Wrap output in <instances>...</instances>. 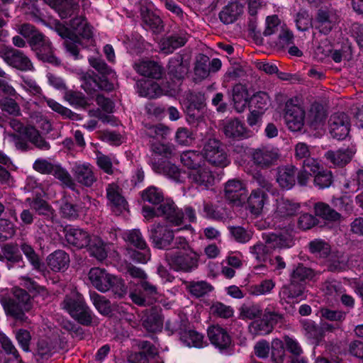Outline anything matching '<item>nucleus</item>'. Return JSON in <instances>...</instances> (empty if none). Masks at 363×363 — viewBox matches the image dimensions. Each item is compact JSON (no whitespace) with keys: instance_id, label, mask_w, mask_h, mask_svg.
<instances>
[{"instance_id":"nucleus-1","label":"nucleus","mask_w":363,"mask_h":363,"mask_svg":"<svg viewBox=\"0 0 363 363\" xmlns=\"http://www.w3.org/2000/svg\"><path fill=\"white\" fill-rule=\"evenodd\" d=\"M14 133L4 132L5 142L13 144L17 149L26 150L28 149V142L41 150H48L50 145L40 135L39 131L32 125H25L18 120L12 119L9 122Z\"/></svg>"},{"instance_id":"nucleus-2","label":"nucleus","mask_w":363,"mask_h":363,"mask_svg":"<svg viewBox=\"0 0 363 363\" xmlns=\"http://www.w3.org/2000/svg\"><path fill=\"white\" fill-rule=\"evenodd\" d=\"M65 238L69 245L79 249L86 247L90 255L99 261L105 259L107 257L106 245L104 241L96 235H90L82 229L67 228Z\"/></svg>"},{"instance_id":"nucleus-3","label":"nucleus","mask_w":363,"mask_h":363,"mask_svg":"<svg viewBox=\"0 0 363 363\" xmlns=\"http://www.w3.org/2000/svg\"><path fill=\"white\" fill-rule=\"evenodd\" d=\"M172 250L166 258L170 267L176 271L189 272L197 266L199 255L189 246L183 237H177Z\"/></svg>"},{"instance_id":"nucleus-4","label":"nucleus","mask_w":363,"mask_h":363,"mask_svg":"<svg viewBox=\"0 0 363 363\" xmlns=\"http://www.w3.org/2000/svg\"><path fill=\"white\" fill-rule=\"evenodd\" d=\"M313 277V271L311 269L298 265L292 272L291 283L284 286L279 291L280 303L286 310L293 308V306L302 300L304 289L300 281L310 279Z\"/></svg>"},{"instance_id":"nucleus-5","label":"nucleus","mask_w":363,"mask_h":363,"mask_svg":"<svg viewBox=\"0 0 363 363\" xmlns=\"http://www.w3.org/2000/svg\"><path fill=\"white\" fill-rule=\"evenodd\" d=\"M265 244L258 242L250 247V252L259 262H265L272 250L277 248H287L294 245L289 229L279 233L263 234Z\"/></svg>"},{"instance_id":"nucleus-6","label":"nucleus","mask_w":363,"mask_h":363,"mask_svg":"<svg viewBox=\"0 0 363 363\" xmlns=\"http://www.w3.org/2000/svg\"><path fill=\"white\" fill-rule=\"evenodd\" d=\"M60 306L82 325H90L96 318L92 311L85 303L84 297L76 290L66 294Z\"/></svg>"},{"instance_id":"nucleus-7","label":"nucleus","mask_w":363,"mask_h":363,"mask_svg":"<svg viewBox=\"0 0 363 363\" xmlns=\"http://www.w3.org/2000/svg\"><path fill=\"white\" fill-rule=\"evenodd\" d=\"M89 279L92 285L101 292L111 290L118 296H123L126 293V287L123 281L114 275L108 273L99 267L91 268L89 272Z\"/></svg>"},{"instance_id":"nucleus-8","label":"nucleus","mask_w":363,"mask_h":363,"mask_svg":"<svg viewBox=\"0 0 363 363\" xmlns=\"http://www.w3.org/2000/svg\"><path fill=\"white\" fill-rule=\"evenodd\" d=\"M14 299L2 303L5 311L16 319L23 320L24 313L31 308L30 296L28 293L19 288L13 289Z\"/></svg>"},{"instance_id":"nucleus-9","label":"nucleus","mask_w":363,"mask_h":363,"mask_svg":"<svg viewBox=\"0 0 363 363\" xmlns=\"http://www.w3.org/2000/svg\"><path fill=\"white\" fill-rule=\"evenodd\" d=\"M203 157L211 164L218 167H225L229 160L220 142L216 138H209L203 143Z\"/></svg>"},{"instance_id":"nucleus-10","label":"nucleus","mask_w":363,"mask_h":363,"mask_svg":"<svg viewBox=\"0 0 363 363\" xmlns=\"http://www.w3.org/2000/svg\"><path fill=\"white\" fill-rule=\"evenodd\" d=\"M181 229L173 230L167 225L154 224L150 230V239L157 249L172 250L176 239L174 234Z\"/></svg>"},{"instance_id":"nucleus-11","label":"nucleus","mask_w":363,"mask_h":363,"mask_svg":"<svg viewBox=\"0 0 363 363\" xmlns=\"http://www.w3.org/2000/svg\"><path fill=\"white\" fill-rule=\"evenodd\" d=\"M284 118L286 126L291 131H299L304 125L305 110L296 99H291L286 104Z\"/></svg>"},{"instance_id":"nucleus-12","label":"nucleus","mask_w":363,"mask_h":363,"mask_svg":"<svg viewBox=\"0 0 363 363\" xmlns=\"http://www.w3.org/2000/svg\"><path fill=\"white\" fill-rule=\"evenodd\" d=\"M258 183L261 188L252 191L247 199L248 208L251 213L255 216H259L264 206L269 203L267 194L264 189L269 191L272 188V184L264 179H259Z\"/></svg>"},{"instance_id":"nucleus-13","label":"nucleus","mask_w":363,"mask_h":363,"mask_svg":"<svg viewBox=\"0 0 363 363\" xmlns=\"http://www.w3.org/2000/svg\"><path fill=\"white\" fill-rule=\"evenodd\" d=\"M186 72L187 68L183 64L181 56L174 57L169 60L167 74L172 81V85H169L167 87L166 94H168L169 96H174L179 93L181 80Z\"/></svg>"},{"instance_id":"nucleus-14","label":"nucleus","mask_w":363,"mask_h":363,"mask_svg":"<svg viewBox=\"0 0 363 363\" xmlns=\"http://www.w3.org/2000/svg\"><path fill=\"white\" fill-rule=\"evenodd\" d=\"M0 57L9 66L21 71H33L34 67L30 59L24 53L11 47L0 50Z\"/></svg>"},{"instance_id":"nucleus-15","label":"nucleus","mask_w":363,"mask_h":363,"mask_svg":"<svg viewBox=\"0 0 363 363\" xmlns=\"http://www.w3.org/2000/svg\"><path fill=\"white\" fill-rule=\"evenodd\" d=\"M187 178L191 185L202 190L208 189L215 182L212 171L205 164L188 171Z\"/></svg>"},{"instance_id":"nucleus-16","label":"nucleus","mask_w":363,"mask_h":363,"mask_svg":"<svg viewBox=\"0 0 363 363\" xmlns=\"http://www.w3.org/2000/svg\"><path fill=\"white\" fill-rule=\"evenodd\" d=\"M70 28L72 30L59 25L56 28V31L59 35L64 38H67V39L69 38V36L71 32L76 35L81 36L84 39L89 40L92 38V29L86 20L82 16L74 18L71 21Z\"/></svg>"},{"instance_id":"nucleus-17","label":"nucleus","mask_w":363,"mask_h":363,"mask_svg":"<svg viewBox=\"0 0 363 363\" xmlns=\"http://www.w3.org/2000/svg\"><path fill=\"white\" fill-rule=\"evenodd\" d=\"M281 316L275 312L265 311L261 319L255 320L249 325V331L254 335H264L270 333L273 326Z\"/></svg>"},{"instance_id":"nucleus-18","label":"nucleus","mask_w":363,"mask_h":363,"mask_svg":"<svg viewBox=\"0 0 363 363\" xmlns=\"http://www.w3.org/2000/svg\"><path fill=\"white\" fill-rule=\"evenodd\" d=\"M31 47L40 60L54 65L60 63L59 60L54 55L51 43L43 35L35 36L32 41Z\"/></svg>"},{"instance_id":"nucleus-19","label":"nucleus","mask_w":363,"mask_h":363,"mask_svg":"<svg viewBox=\"0 0 363 363\" xmlns=\"http://www.w3.org/2000/svg\"><path fill=\"white\" fill-rule=\"evenodd\" d=\"M247 190L245 184L240 180H228L225 185V197L230 202L239 206L245 200Z\"/></svg>"},{"instance_id":"nucleus-20","label":"nucleus","mask_w":363,"mask_h":363,"mask_svg":"<svg viewBox=\"0 0 363 363\" xmlns=\"http://www.w3.org/2000/svg\"><path fill=\"white\" fill-rule=\"evenodd\" d=\"M252 157L257 164L267 167L277 162L280 153L278 148L272 145H266L254 150Z\"/></svg>"},{"instance_id":"nucleus-21","label":"nucleus","mask_w":363,"mask_h":363,"mask_svg":"<svg viewBox=\"0 0 363 363\" xmlns=\"http://www.w3.org/2000/svg\"><path fill=\"white\" fill-rule=\"evenodd\" d=\"M108 205L116 214L128 210V203L122 195V190L116 184H109L106 187Z\"/></svg>"},{"instance_id":"nucleus-22","label":"nucleus","mask_w":363,"mask_h":363,"mask_svg":"<svg viewBox=\"0 0 363 363\" xmlns=\"http://www.w3.org/2000/svg\"><path fill=\"white\" fill-rule=\"evenodd\" d=\"M329 129L333 138L344 139L350 131V119L347 115L344 113L332 115L329 120Z\"/></svg>"},{"instance_id":"nucleus-23","label":"nucleus","mask_w":363,"mask_h":363,"mask_svg":"<svg viewBox=\"0 0 363 363\" xmlns=\"http://www.w3.org/2000/svg\"><path fill=\"white\" fill-rule=\"evenodd\" d=\"M339 16L333 10H320L315 20V28L320 33L328 35L339 22Z\"/></svg>"},{"instance_id":"nucleus-24","label":"nucleus","mask_w":363,"mask_h":363,"mask_svg":"<svg viewBox=\"0 0 363 363\" xmlns=\"http://www.w3.org/2000/svg\"><path fill=\"white\" fill-rule=\"evenodd\" d=\"M80 78L82 87L89 94H92L99 89L111 91L113 89L112 82H108L106 79H99L97 76L89 72L82 73Z\"/></svg>"},{"instance_id":"nucleus-25","label":"nucleus","mask_w":363,"mask_h":363,"mask_svg":"<svg viewBox=\"0 0 363 363\" xmlns=\"http://www.w3.org/2000/svg\"><path fill=\"white\" fill-rule=\"evenodd\" d=\"M157 214L164 217L172 225L179 226L183 223V211L172 201L167 200L160 204L157 208Z\"/></svg>"},{"instance_id":"nucleus-26","label":"nucleus","mask_w":363,"mask_h":363,"mask_svg":"<svg viewBox=\"0 0 363 363\" xmlns=\"http://www.w3.org/2000/svg\"><path fill=\"white\" fill-rule=\"evenodd\" d=\"M133 67L141 76L152 79H160L163 74L162 67L152 60H140L134 63Z\"/></svg>"},{"instance_id":"nucleus-27","label":"nucleus","mask_w":363,"mask_h":363,"mask_svg":"<svg viewBox=\"0 0 363 363\" xmlns=\"http://www.w3.org/2000/svg\"><path fill=\"white\" fill-rule=\"evenodd\" d=\"M72 172L76 180L86 186H91L96 181L92 166L89 163L77 162L74 164Z\"/></svg>"},{"instance_id":"nucleus-28","label":"nucleus","mask_w":363,"mask_h":363,"mask_svg":"<svg viewBox=\"0 0 363 363\" xmlns=\"http://www.w3.org/2000/svg\"><path fill=\"white\" fill-rule=\"evenodd\" d=\"M356 153V148L352 145L347 148H341L336 151L330 150L325 152V157L334 166L342 167L350 162Z\"/></svg>"},{"instance_id":"nucleus-29","label":"nucleus","mask_w":363,"mask_h":363,"mask_svg":"<svg viewBox=\"0 0 363 363\" xmlns=\"http://www.w3.org/2000/svg\"><path fill=\"white\" fill-rule=\"evenodd\" d=\"M223 132L226 137L241 140L251 136L245 124L238 119H229L223 124Z\"/></svg>"},{"instance_id":"nucleus-30","label":"nucleus","mask_w":363,"mask_h":363,"mask_svg":"<svg viewBox=\"0 0 363 363\" xmlns=\"http://www.w3.org/2000/svg\"><path fill=\"white\" fill-rule=\"evenodd\" d=\"M140 16L144 24L150 29H157L162 24V20L153 11L154 5L149 0L140 1Z\"/></svg>"},{"instance_id":"nucleus-31","label":"nucleus","mask_w":363,"mask_h":363,"mask_svg":"<svg viewBox=\"0 0 363 363\" xmlns=\"http://www.w3.org/2000/svg\"><path fill=\"white\" fill-rule=\"evenodd\" d=\"M208 336L211 342L220 350L228 348L231 344V337L219 325H213L208 329Z\"/></svg>"},{"instance_id":"nucleus-32","label":"nucleus","mask_w":363,"mask_h":363,"mask_svg":"<svg viewBox=\"0 0 363 363\" xmlns=\"http://www.w3.org/2000/svg\"><path fill=\"white\" fill-rule=\"evenodd\" d=\"M296 169L294 166H283L277 169V182L286 190L291 189L296 184Z\"/></svg>"},{"instance_id":"nucleus-33","label":"nucleus","mask_w":363,"mask_h":363,"mask_svg":"<svg viewBox=\"0 0 363 363\" xmlns=\"http://www.w3.org/2000/svg\"><path fill=\"white\" fill-rule=\"evenodd\" d=\"M188 36L185 30H179L177 33H174L162 40L160 45L162 50L167 54L172 52L175 49L186 43Z\"/></svg>"},{"instance_id":"nucleus-34","label":"nucleus","mask_w":363,"mask_h":363,"mask_svg":"<svg viewBox=\"0 0 363 363\" xmlns=\"http://www.w3.org/2000/svg\"><path fill=\"white\" fill-rule=\"evenodd\" d=\"M136 86L141 96L152 99L159 97L162 94L169 95L166 94L167 89L163 90L157 82L150 80L140 79L137 82Z\"/></svg>"},{"instance_id":"nucleus-35","label":"nucleus","mask_w":363,"mask_h":363,"mask_svg":"<svg viewBox=\"0 0 363 363\" xmlns=\"http://www.w3.org/2000/svg\"><path fill=\"white\" fill-rule=\"evenodd\" d=\"M179 339L189 347L202 348L207 345L204 336L193 329H184L179 332Z\"/></svg>"},{"instance_id":"nucleus-36","label":"nucleus","mask_w":363,"mask_h":363,"mask_svg":"<svg viewBox=\"0 0 363 363\" xmlns=\"http://www.w3.org/2000/svg\"><path fill=\"white\" fill-rule=\"evenodd\" d=\"M140 320L143 327L149 332L160 331L163 326L162 316L154 310L143 312Z\"/></svg>"},{"instance_id":"nucleus-37","label":"nucleus","mask_w":363,"mask_h":363,"mask_svg":"<svg viewBox=\"0 0 363 363\" xmlns=\"http://www.w3.org/2000/svg\"><path fill=\"white\" fill-rule=\"evenodd\" d=\"M300 208V205L289 199L281 197L277 199L276 217H288L294 215Z\"/></svg>"},{"instance_id":"nucleus-38","label":"nucleus","mask_w":363,"mask_h":363,"mask_svg":"<svg viewBox=\"0 0 363 363\" xmlns=\"http://www.w3.org/2000/svg\"><path fill=\"white\" fill-rule=\"evenodd\" d=\"M243 12V6L238 2H232L225 6L219 13L220 21L225 24L233 23Z\"/></svg>"},{"instance_id":"nucleus-39","label":"nucleus","mask_w":363,"mask_h":363,"mask_svg":"<svg viewBox=\"0 0 363 363\" xmlns=\"http://www.w3.org/2000/svg\"><path fill=\"white\" fill-rule=\"evenodd\" d=\"M69 263V257L63 250H56L48 257V266L52 271L60 272L65 270Z\"/></svg>"},{"instance_id":"nucleus-40","label":"nucleus","mask_w":363,"mask_h":363,"mask_svg":"<svg viewBox=\"0 0 363 363\" xmlns=\"http://www.w3.org/2000/svg\"><path fill=\"white\" fill-rule=\"evenodd\" d=\"M43 1L54 9L62 18L71 16L75 4L72 0H43Z\"/></svg>"},{"instance_id":"nucleus-41","label":"nucleus","mask_w":363,"mask_h":363,"mask_svg":"<svg viewBox=\"0 0 363 363\" xmlns=\"http://www.w3.org/2000/svg\"><path fill=\"white\" fill-rule=\"evenodd\" d=\"M84 206L77 207L73 204L67 201L64 202L60 207V212L62 215L69 219H74L78 217L80 211H84V209L89 208L91 204V199L86 196L83 199Z\"/></svg>"},{"instance_id":"nucleus-42","label":"nucleus","mask_w":363,"mask_h":363,"mask_svg":"<svg viewBox=\"0 0 363 363\" xmlns=\"http://www.w3.org/2000/svg\"><path fill=\"white\" fill-rule=\"evenodd\" d=\"M155 172L162 174L169 179L177 182H182L184 178V173L177 166L170 162H164L154 167Z\"/></svg>"},{"instance_id":"nucleus-43","label":"nucleus","mask_w":363,"mask_h":363,"mask_svg":"<svg viewBox=\"0 0 363 363\" xmlns=\"http://www.w3.org/2000/svg\"><path fill=\"white\" fill-rule=\"evenodd\" d=\"M249 94L247 90L241 85H237L233 88V100L234 106L238 113L244 111L248 104Z\"/></svg>"},{"instance_id":"nucleus-44","label":"nucleus","mask_w":363,"mask_h":363,"mask_svg":"<svg viewBox=\"0 0 363 363\" xmlns=\"http://www.w3.org/2000/svg\"><path fill=\"white\" fill-rule=\"evenodd\" d=\"M326 114L323 108L318 105H313L308 111L306 120L314 128H318L325 119Z\"/></svg>"},{"instance_id":"nucleus-45","label":"nucleus","mask_w":363,"mask_h":363,"mask_svg":"<svg viewBox=\"0 0 363 363\" xmlns=\"http://www.w3.org/2000/svg\"><path fill=\"white\" fill-rule=\"evenodd\" d=\"M314 211L317 216L329 221H336L340 218V213L332 209L329 205L323 202L315 204Z\"/></svg>"},{"instance_id":"nucleus-46","label":"nucleus","mask_w":363,"mask_h":363,"mask_svg":"<svg viewBox=\"0 0 363 363\" xmlns=\"http://www.w3.org/2000/svg\"><path fill=\"white\" fill-rule=\"evenodd\" d=\"M180 161L188 169V171H190L193 168L201 165V155L195 150L184 151L180 155Z\"/></svg>"},{"instance_id":"nucleus-47","label":"nucleus","mask_w":363,"mask_h":363,"mask_svg":"<svg viewBox=\"0 0 363 363\" xmlns=\"http://www.w3.org/2000/svg\"><path fill=\"white\" fill-rule=\"evenodd\" d=\"M90 299L99 313L108 315L111 313L110 301L104 296L96 292L90 293Z\"/></svg>"},{"instance_id":"nucleus-48","label":"nucleus","mask_w":363,"mask_h":363,"mask_svg":"<svg viewBox=\"0 0 363 363\" xmlns=\"http://www.w3.org/2000/svg\"><path fill=\"white\" fill-rule=\"evenodd\" d=\"M0 342L4 351L11 356L6 359L5 363H23L16 348L4 334L0 336Z\"/></svg>"},{"instance_id":"nucleus-49","label":"nucleus","mask_w":363,"mask_h":363,"mask_svg":"<svg viewBox=\"0 0 363 363\" xmlns=\"http://www.w3.org/2000/svg\"><path fill=\"white\" fill-rule=\"evenodd\" d=\"M21 87L31 96L43 97L42 89L34 79L30 77L21 76Z\"/></svg>"},{"instance_id":"nucleus-50","label":"nucleus","mask_w":363,"mask_h":363,"mask_svg":"<svg viewBox=\"0 0 363 363\" xmlns=\"http://www.w3.org/2000/svg\"><path fill=\"white\" fill-rule=\"evenodd\" d=\"M2 262H7V267L10 269L12 263H18L21 261L22 257L16 247L11 245H6L2 247Z\"/></svg>"},{"instance_id":"nucleus-51","label":"nucleus","mask_w":363,"mask_h":363,"mask_svg":"<svg viewBox=\"0 0 363 363\" xmlns=\"http://www.w3.org/2000/svg\"><path fill=\"white\" fill-rule=\"evenodd\" d=\"M344 187L350 192H356L363 188V168L356 169L345 183Z\"/></svg>"},{"instance_id":"nucleus-52","label":"nucleus","mask_w":363,"mask_h":363,"mask_svg":"<svg viewBox=\"0 0 363 363\" xmlns=\"http://www.w3.org/2000/svg\"><path fill=\"white\" fill-rule=\"evenodd\" d=\"M141 197L143 201L157 205L163 201L164 195L160 189L152 186L143 191Z\"/></svg>"},{"instance_id":"nucleus-53","label":"nucleus","mask_w":363,"mask_h":363,"mask_svg":"<svg viewBox=\"0 0 363 363\" xmlns=\"http://www.w3.org/2000/svg\"><path fill=\"white\" fill-rule=\"evenodd\" d=\"M269 106V97L265 92H258L253 95L250 99L252 109L264 113Z\"/></svg>"},{"instance_id":"nucleus-54","label":"nucleus","mask_w":363,"mask_h":363,"mask_svg":"<svg viewBox=\"0 0 363 363\" xmlns=\"http://www.w3.org/2000/svg\"><path fill=\"white\" fill-rule=\"evenodd\" d=\"M275 283L272 279H265L259 284L252 285L249 288V293L253 296L267 295L272 292Z\"/></svg>"},{"instance_id":"nucleus-55","label":"nucleus","mask_w":363,"mask_h":363,"mask_svg":"<svg viewBox=\"0 0 363 363\" xmlns=\"http://www.w3.org/2000/svg\"><path fill=\"white\" fill-rule=\"evenodd\" d=\"M125 241L134 245L138 249H145L147 243L139 230H132L124 233Z\"/></svg>"},{"instance_id":"nucleus-56","label":"nucleus","mask_w":363,"mask_h":363,"mask_svg":"<svg viewBox=\"0 0 363 363\" xmlns=\"http://www.w3.org/2000/svg\"><path fill=\"white\" fill-rule=\"evenodd\" d=\"M0 108L13 116L21 114V108L15 99L5 97L0 100Z\"/></svg>"},{"instance_id":"nucleus-57","label":"nucleus","mask_w":363,"mask_h":363,"mask_svg":"<svg viewBox=\"0 0 363 363\" xmlns=\"http://www.w3.org/2000/svg\"><path fill=\"white\" fill-rule=\"evenodd\" d=\"M21 248L33 268L39 271L43 270V264L32 247L26 243H23L21 245Z\"/></svg>"},{"instance_id":"nucleus-58","label":"nucleus","mask_w":363,"mask_h":363,"mask_svg":"<svg viewBox=\"0 0 363 363\" xmlns=\"http://www.w3.org/2000/svg\"><path fill=\"white\" fill-rule=\"evenodd\" d=\"M262 315V309L259 305H243L240 309V317L242 320H252Z\"/></svg>"},{"instance_id":"nucleus-59","label":"nucleus","mask_w":363,"mask_h":363,"mask_svg":"<svg viewBox=\"0 0 363 363\" xmlns=\"http://www.w3.org/2000/svg\"><path fill=\"white\" fill-rule=\"evenodd\" d=\"M190 293L196 297H201L212 290V286L206 281L191 282L188 286Z\"/></svg>"},{"instance_id":"nucleus-60","label":"nucleus","mask_w":363,"mask_h":363,"mask_svg":"<svg viewBox=\"0 0 363 363\" xmlns=\"http://www.w3.org/2000/svg\"><path fill=\"white\" fill-rule=\"evenodd\" d=\"M89 62L94 68L104 75V77L107 76L110 79L116 77V73L101 59L91 57Z\"/></svg>"},{"instance_id":"nucleus-61","label":"nucleus","mask_w":363,"mask_h":363,"mask_svg":"<svg viewBox=\"0 0 363 363\" xmlns=\"http://www.w3.org/2000/svg\"><path fill=\"white\" fill-rule=\"evenodd\" d=\"M310 250L316 256L324 257L330 252V247L328 243L322 240H314L310 242Z\"/></svg>"},{"instance_id":"nucleus-62","label":"nucleus","mask_w":363,"mask_h":363,"mask_svg":"<svg viewBox=\"0 0 363 363\" xmlns=\"http://www.w3.org/2000/svg\"><path fill=\"white\" fill-rule=\"evenodd\" d=\"M314 185L319 189L329 187L333 182L332 173L328 170H322L314 175Z\"/></svg>"},{"instance_id":"nucleus-63","label":"nucleus","mask_w":363,"mask_h":363,"mask_svg":"<svg viewBox=\"0 0 363 363\" xmlns=\"http://www.w3.org/2000/svg\"><path fill=\"white\" fill-rule=\"evenodd\" d=\"M323 291L325 294L332 299L336 298L345 292V289L341 283L335 280L325 282L323 286Z\"/></svg>"},{"instance_id":"nucleus-64","label":"nucleus","mask_w":363,"mask_h":363,"mask_svg":"<svg viewBox=\"0 0 363 363\" xmlns=\"http://www.w3.org/2000/svg\"><path fill=\"white\" fill-rule=\"evenodd\" d=\"M285 355L283 342L274 339L272 342V359L274 363H282Z\"/></svg>"}]
</instances>
